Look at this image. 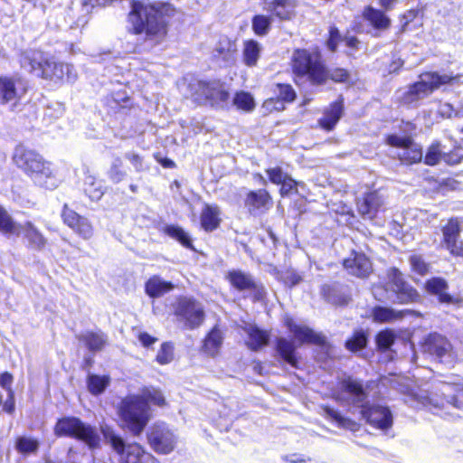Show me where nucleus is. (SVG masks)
Masks as SVG:
<instances>
[{
	"mask_svg": "<svg viewBox=\"0 0 463 463\" xmlns=\"http://www.w3.org/2000/svg\"><path fill=\"white\" fill-rule=\"evenodd\" d=\"M321 295L326 301L339 306L346 305L350 299L345 296H338L336 287L332 284H324L321 287Z\"/></svg>",
	"mask_w": 463,
	"mask_h": 463,
	"instance_id": "obj_50",
	"label": "nucleus"
},
{
	"mask_svg": "<svg viewBox=\"0 0 463 463\" xmlns=\"http://www.w3.org/2000/svg\"><path fill=\"white\" fill-rule=\"evenodd\" d=\"M108 176L114 184H118L126 178L127 173L124 169L123 161L120 157H116L114 159L108 172Z\"/></svg>",
	"mask_w": 463,
	"mask_h": 463,
	"instance_id": "obj_55",
	"label": "nucleus"
},
{
	"mask_svg": "<svg viewBox=\"0 0 463 463\" xmlns=\"http://www.w3.org/2000/svg\"><path fill=\"white\" fill-rule=\"evenodd\" d=\"M21 225L8 213L7 210L0 204V233L9 236H19Z\"/></svg>",
	"mask_w": 463,
	"mask_h": 463,
	"instance_id": "obj_43",
	"label": "nucleus"
},
{
	"mask_svg": "<svg viewBox=\"0 0 463 463\" xmlns=\"http://www.w3.org/2000/svg\"><path fill=\"white\" fill-rule=\"evenodd\" d=\"M290 71L293 82L298 87L305 84L325 85L326 64L321 53L306 48H297L290 58Z\"/></svg>",
	"mask_w": 463,
	"mask_h": 463,
	"instance_id": "obj_4",
	"label": "nucleus"
},
{
	"mask_svg": "<svg viewBox=\"0 0 463 463\" xmlns=\"http://www.w3.org/2000/svg\"><path fill=\"white\" fill-rule=\"evenodd\" d=\"M248 340L246 345L250 351L258 352L269 344L270 334L269 331L251 326L246 330Z\"/></svg>",
	"mask_w": 463,
	"mask_h": 463,
	"instance_id": "obj_36",
	"label": "nucleus"
},
{
	"mask_svg": "<svg viewBox=\"0 0 463 463\" xmlns=\"http://www.w3.org/2000/svg\"><path fill=\"white\" fill-rule=\"evenodd\" d=\"M61 217L63 223L83 240H90L93 236L94 227L90 221L69 207L67 203L62 206Z\"/></svg>",
	"mask_w": 463,
	"mask_h": 463,
	"instance_id": "obj_19",
	"label": "nucleus"
},
{
	"mask_svg": "<svg viewBox=\"0 0 463 463\" xmlns=\"http://www.w3.org/2000/svg\"><path fill=\"white\" fill-rule=\"evenodd\" d=\"M411 272L420 277H424L430 271V263L421 254L413 253L409 256Z\"/></svg>",
	"mask_w": 463,
	"mask_h": 463,
	"instance_id": "obj_47",
	"label": "nucleus"
},
{
	"mask_svg": "<svg viewBox=\"0 0 463 463\" xmlns=\"http://www.w3.org/2000/svg\"><path fill=\"white\" fill-rule=\"evenodd\" d=\"M360 413L376 430L387 431L393 426L392 412L386 405L363 403L360 405Z\"/></svg>",
	"mask_w": 463,
	"mask_h": 463,
	"instance_id": "obj_15",
	"label": "nucleus"
},
{
	"mask_svg": "<svg viewBox=\"0 0 463 463\" xmlns=\"http://www.w3.org/2000/svg\"><path fill=\"white\" fill-rule=\"evenodd\" d=\"M233 105L238 109L245 112H250L256 107V103L252 95L250 92L244 90H239L235 92L233 96Z\"/></svg>",
	"mask_w": 463,
	"mask_h": 463,
	"instance_id": "obj_49",
	"label": "nucleus"
},
{
	"mask_svg": "<svg viewBox=\"0 0 463 463\" xmlns=\"http://www.w3.org/2000/svg\"><path fill=\"white\" fill-rule=\"evenodd\" d=\"M28 88L27 80L18 73L0 75V104L19 102L27 93Z\"/></svg>",
	"mask_w": 463,
	"mask_h": 463,
	"instance_id": "obj_16",
	"label": "nucleus"
},
{
	"mask_svg": "<svg viewBox=\"0 0 463 463\" xmlns=\"http://www.w3.org/2000/svg\"><path fill=\"white\" fill-rule=\"evenodd\" d=\"M260 55V46L256 40L250 39L243 43V62L248 67H254L257 65Z\"/></svg>",
	"mask_w": 463,
	"mask_h": 463,
	"instance_id": "obj_44",
	"label": "nucleus"
},
{
	"mask_svg": "<svg viewBox=\"0 0 463 463\" xmlns=\"http://www.w3.org/2000/svg\"><path fill=\"white\" fill-rule=\"evenodd\" d=\"M71 71L72 66L63 62H56L49 57L48 66H46L43 74H40V78L53 82L69 81L74 79V76H71Z\"/></svg>",
	"mask_w": 463,
	"mask_h": 463,
	"instance_id": "obj_32",
	"label": "nucleus"
},
{
	"mask_svg": "<svg viewBox=\"0 0 463 463\" xmlns=\"http://www.w3.org/2000/svg\"><path fill=\"white\" fill-rule=\"evenodd\" d=\"M298 0H271L266 10L279 22L292 21L297 17Z\"/></svg>",
	"mask_w": 463,
	"mask_h": 463,
	"instance_id": "obj_26",
	"label": "nucleus"
},
{
	"mask_svg": "<svg viewBox=\"0 0 463 463\" xmlns=\"http://www.w3.org/2000/svg\"><path fill=\"white\" fill-rule=\"evenodd\" d=\"M410 310L395 311L391 307L376 306L372 309L373 320L376 323H390L398 319H402L405 314H409Z\"/></svg>",
	"mask_w": 463,
	"mask_h": 463,
	"instance_id": "obj_39",
	"label": "nucleus"
},
{
	"mask_svg": "<svg viewBox=\"0 0 463 463\" xmlns=\"http://www.w3.org/2000/svg\"><path fill=\"white\" fill-rule=\"evenodd\" d=\"M281 281L288 287L293 288L302 281V276L293 269H288L281 273Z\"/></svg>",
	"mask_w": 463,
	"mask_h": 463,
	"instance_id": "obj_61",
	"label": "nucleus"
},
{
	"mask_svg": "<svg viewBox=\"0 0 463 463\" xmlns=\"http://www.w3.org/2000/svg\"><path fill=\"white\" fill-rule=\"evenodd\" d=\"M195 93L211 105L226 102L230 98L229 91L220 80H199Z\"/></svg>",
	"mask_w": 463,
	"mask_h": 463,
	"instance_id": "obj_20",
	"label": "nucleus"
},
{
	"mask_svg": "<svg viewBox=\"0 0 463 463\" xmlns=\"http://www.w3.org/2000/svg\"><path fill=\"white\" fill-rule=\"evenodd\" d=\"M396 335L392 329L385 328L375 335V344L378 351L386 352L394 344Z\"/></svg>",
	"mask_w": 463,
	"mask_h": 463,
	"instance_id": "obj_51",
	"label": "nucleus"
},
{
	"mask_svg": "<svg viewBox=\"0 0 463 463\" xmlns=\"http://www.w3.org/2000/svg\"><path fill=\"white\" fill-rule=\"evenodd\" d=\"M321 409L326 416L331 421L336 423L339 428L346 429L352 431H355L358 430V424L354 420L344 417L337 411L334 410L329 405H322Z\"/></svg>",
	"mask_w": 463,
	"mask_h": 463,
	"instance_id": "obj_41",
	"label": "nucleus"
},
{
	"mask_svg": "<svg viewBox=\"0 0 463 463\" xmlns=\"http://www.w3.org/2000/svg\"><path fill=\"white\" fill-rule=\"evenodd\" d=\"M12 162L39 187L52 191L61 183L52 163L46 160L37 150L23 143L14 146Z\"/></svg>",
	"mask_w": 463,
	"mask_h": 463,
	"instance_id": "obj_3",
	"label": "nucleus"
},
{
	"mask_svg": "<svg viewBox=\"0 0 463 463\" xmlns=\"http://www.w3.org/2000/svg\"><path fill=\"white\" fill-rule=\"evenodd\" d=\"M173 316L183 329L199 328L205 320V312L202 304L194 297L178 296L172 304Z\"/></svg>",
	"mask_w": 463,
	"mask_h": 463,
	"instance_id": "obj_8",
	"label": "nucleus"
},
{
	"mask_svg": "<svg viewBox=\"0 0 463 463\" xmlns=\"http://www.w3.org/2000/svg\"><path fill=\"white\" fill-rule=\"evenodd\" d=\"M104 438L118 456V463H151L155 457L138 442L126 443L122 437L114 433L111 428L101 429Z\"/></svg>",
	"mask_w": 463,
	"mask_h": 463,
	"instance_id": "obj_7",
	"label": "nucleus"
},
{
	"mask_svg": "<svg viewBox=\"0 0 463 463\" xmlns=\"http://www.w3.org/2000/svg\"><path fill=\"white\" fill-rule=\"evenodd\" d=\"M383 141L390 147L402 149L397 154V159L402 165H413L422 162L423 149L411 135L399 136L391 133L384 136Z\"/></svg>",
	"mask_w": 463,
	"mask_h": 463,
	"instance_id": "obj_9",
	"label": "nucleus"
},
{
	"mask_svg": "<svg viewBox=\"0 0 463 463\" xmlns=\"http://www.w3.org/2000/svg\"><path fill=\"white\" fill-rule=\"evenodd\" d=\"M163 407L166 404L160 390L143 389L141 394L128 395L121 400L118 415L133 436H139L148 424L151 414L149 404Z\"/></svg>",
	"mask_w": 463,
	"mask_h": 463,
	"instance_id": "obj_2",
	"label": "nucleus"
},
{
	"mask_svg": "<svg viewBox=\"0 0 463 463\" xmlns=\"http://www.w3.org/2000/svg\"><path fill=\"white\" fill-rule=\"evenodd\" d=\"M103 105L109 115L128 114L135 108L133 99L126 90L111 91L106 95Z\"/></svg>",
	"mask_w": 463,
	"mask_h": 463,
	"instance_id": "obj_23",
	"label": "nucleus"
},
{
	"mask_svg": "<svg viewBox=\"0 0 463 463\" xmlns=\"http://www.w3.org/2000/svg\"><path fill=\"white\" fill-rule=\"evenodd\" d=\"M223 333L219 325H214L204 335L200 351L210 357H216L223 344Z\"/></svg>",
	"mask_w": 463,
	"mask_h": 463,
	"instance_id": "obj_31",
	"label": "nucleus"
},
{
	"mask_svg": "<svg viewBox=\"0 0 463 463\" xmlns=\"http://www.w3.org/2000/svg\"><path fill=\"white\" fill-rule=\"evenodd\" d=\"M150 448L159 455L172 453L177 444V438L174 431L165 424H154L146 434Z\"/></svg>",
	"mask_w": 463,
	"mask_h": 463,
	"instance_id": "obj_14",
	"label": "nucleus"
},
{
	"mask_svg": "<svg viewBox=\"0 0 463 463\" xmlns=\"http://www.w3.org/2000/svg\"><path fill=\"white\" fill-rule=\"evenodd\" d=\"M387 10L365 5L362 11V17L376 32H385L392 27V20L386 14Z\"/></svg>",
	"mask_w": 463,
	"mask_h": 463,
	"instance_id": "obj_29",
	"label": "nucleus"
},
{
	"mask_svg": "<svg viewBox=\"0 0 463 463\" xmlns=\"http://www.w3.org/2000/svg\"><path fill=\"white\" fill-rule=\"evenodd\" d=\"M243 204L250 214H263L272 208L273 198L265 188L250 190L246 193Z\"/></svg>",
	"mask_w": 463,
	"mask_h": 463,
	"instance_id": "obj_21",
	"label": "nucleus"
},
{
	"mask_svg": "<svg viewBox=\"0 0 463 463\" xmlns=\"http://www.w3.org/2000/svg\"><path fill=\"white\" fill-rule=\"evenodd\" d=\"M274 351L276 355L292 368L298 369L300 355L297 351L295 344L283 336L276 337L274 340Z\"/></svg>",
	"mask_w": 463,
	"mask_h": 463,
	"instance_id": "obj_27",
	"label": "nucleus"
},
{
	"mask_svg": "<svg viewBox=\"0 0 463 463\" xmlns=\"http://www.w3.org/2000/svg\"><path fill=\"white\" fill-rule=\"evenodd\" d=\"M162 232L177 241L184 248L195 250L193 240L191 239L188 232H186L181 226L176 224H167L163 227Z\"/></svg>",
	"mask_w": 463,
	"mask_h": 463,
	"instance_id": "obj_38",
	"label": "nucleus"
},
{
	"mask_svg": "<svg viewBox=\"0 0 463 463\" xmlns=\"http://www.w3.org/2000/svg\"><path fill=\"white\" fill-rule=\"evenodd\" d=\"M423 289L429 295L436 296L439 303L458 305L462 301L461 298H455L448 293L449 283L442 277L434 276L426 279Z\"/></svg>",
	"mask_w": 463,
	"mask_h": 463,
	"instance_id": "obj_24",
	"label": "nucleus"
},
{
	"mask_svg": "<svg viewBox=\"0 0 463 463\" xmlns=\"http://www.w3.org/2000/svg\"><path fill=\"white\" fill-rule=\"evenodd\" d=\"M420 77H425L426 80H417L410 84L408 90L401 98V103L404 105L416 103L420 99L432 94L441 86L458 81L459 78L458 75L439 74L438 71H425Z\"/></svg>",
	"mask_w": 463,
	"mask_h": 463,
	"instance_id": "obj_6",
	"label": "nucleus"
},
{
	"mask_svg": "<svg viewBox=\"0 0 463 463\" xmlns=\"http://www.w3.org/2000/svg\"><path fill=\"white\" fill-rule=\"evenodd\" d=\"M221 210L217 204L205 203L200 213V226L205 232L217 230L222 222Z\"/></svg>",
	"mask_w": 463,
	"mask_h": 463,
	"instance_id": "obj_34",
	"label": "nucleus"
},
{
	"mask_svg": "<svg viewBox=\"0 0 463 463\" xmlns=\"http://www.w3.org/2000/svg\"><path fill=\"white\" fill-rule=\"evenodd\" d=\"M341 265L349 276L359 279H367L373 272L371 258L362 250H351Z\"/></svg>",
	"mask_w": 463,
	"mask_h": 463,
	"instance_id": "obj_17",
	"label": "nucleus"
},
{
	"mask_svg": "<svg viewBox=\"0 0 463 463\" xmlns=\"http://www.w3.org/2000/svg\"><path fill=\"white\" fill-rule=\"evenodd\" d=\"M440 392L445 402L457 409H463V382L443 383Z\"/></svg>",
	"mask_w": 463,
	"mask_h": 463,
	"instance_id": "obj_35",
	"label": "nucleus"
},
{
	"mask_svg": "<svg viewBox=\"0 0 463 463\" xmlns=\"http://www.w3.org/2000/svg\"><path fill=\"white\" fill-rule=\"evenodd\" d=\"M48 60L49 57L43 51L31 49L22 53L21 65L28 68L30 72L40 77V74H43L46 66H48Z\"/></svg>",
	"mask_w": 463,
	"mask_h": 463,
	"instance_id": "obj_30",
	"label": "nucleus"
},
{
	"mask_svg": "<svg viewBox=\"0 0 463 463\" xmlns=\"http://www.w3.org/2000/svg\"><path fill=\"white\" fill-rule=\"evenodd\" d=\"M174 288L171 281L163 280L157 275L151 276L145 283V292L151 298H158Z\"/></svg>",
	"mask_w": 463,
	"mask_h": 463,
	"instance_id": "obj_37",
	"label": "nucleus"
},
{
	"mask_svg": "<svg viewBox=\"0 0 463 463\" xmlns=\"http://www.w3.org/2000/svg\"><path fill=\"white\" fill-rule=\"evenodd\" d=\"M279 185H280L279 194L282 197L287 196L289 194L298 193V182L293 179L288 174Z\"/></svg>",
	"mask_w": 463,
	"mask_h": 463,
	"instance_id": "obj_60",
	"label": "nucleus"
},
{
	"mask_svg": "<svg viewBox=\"0 0 463 463\" xmlns=\"http://www.w3.org/2000/svg\"><path fill=\"white\" fill-rule=\"evenodd\" d=\"M175 357V345L172 341L163 342L156 355V362L160 365L170 364Z\"/></svg>",
	"mask_w": 463,
	"mask_h": 463,
	"instance_id": "obj_53",
	"label": "nucleus"
},
{
	"mask_svg": "<svg viewBox=\"0 0 463 463\" xmlns=\"http://www.w3.org/2000/svg\"><path fill=\"white\" fill-rule=\"evenodd\" d=\"M76 337L92 354L103 351L108 345V335L100 330H87Z\"/></svg>",
	"mask_w": 463,
	"mask_h": 463,
	"instance_id": "obj_33",
	"label": "nucleus"
},
{
	"mask_svg": "<svg viewBox=\"0 0 463 463\" xmlns=\"http://www.w3.org/2000/svg\"><path fill=\"white\" fill-rule=\"evenodd\" d=\"M277 97L285 104L293 103L297 99V92L289 83H276Z\"/></svg>",
	"mask_w": 463,
	"mask_h": 463,
	"instance_id": "obj_57",
	"label": "nucleus"
},
{
	"mask_svg": "<svg viewBox=\"0 0 463 463\" xmlns=\"http://www.w3.org/2000/svg\"><path fill=\"white\" fill-rule=\"evenodd\" d=\"M24 229V237L28 242V247L36 250H42L46 245V239L41 232L31 222H26Z\"/></svg>",
	"mask_w": 463,
	"mask_h": 463,
	"instance_id": "obj_40",
	"label": "nucleus"
},
{
	"mask_svg": "<svg viewBox=\"0 0 463 463\" xmlns=\"http://www.w3.org/2000/svg\"><path fill=\"white\" fill-rule=\"evenodd\" d=\"M386 275L391 289L395 296L396 303L407 305L421 301V295L419 290L405 279L400 269L391 267L387 269Z\"/></svg>",
	"mask_w": 463,
	"mask_h": 463,
	"instance_id": "obj_10",
	"label": "nucleus"
},
{
	"mask_svg": "<svg viewBox=\"0 0 463 463\" xmlns=\"http://www.w3.org/2000/svg\"><path fill=\"white\" fill-rule=\"evenodd\" d=\"M225 279L231 287L237 291H250V298L253 303L262 302L266 298V289L262 283L257 282L253 277L241 269H231Z\"/></svg>",
	"mask_w": 463,
	"mask_h": 463,
	"instance_id": "obj_11",
	"label": "nucleus"
},
{
	"mask_svg": "<svg viewBox=\"0 0 463 463\" xmlns=\"http://www.w3.org/2000/svg\"><path fill=\"white\" fill-rule=\"evenodd\" d=\"M333 397L337 402H349L360 406L366 403L368 393L362 380L349 375L338 381L337 391Z\"/></svg>",
	"mask_w": 463,
	"mask_h": 463,
	"instance_id": "obj_13",
	"label": "nucleus"
},
{
	"mask_svg": "<svg viewBox=\"0 0 463 463\" xmlns=\"http://www.w3.org/2000/svg\"><path fill=\"white\" fill-rule=\"evenodd\" d=\"M461 221L458 217H449L445 224L440 226L442 248L448 250L453 258L463 260V240L461 235Z\"/></svg>",
	"mask_w": 463,
	"mask_h": 463,
	"instance_id": "obj_12",
	"label": "nucleus"
},
{
	"mask_svg": "<svg viewBox=\"0 0 463 463\" xmlns=\"http://www.w3.org/2000/svg\"><path fill=\"white\" fill-rule=\"evenodd\" d=\"M272 20L275 19L270 14L269 15L255 14L251 19L252 31L258 36L266 35L271 28Z\"/></svg>",
	"mask_w": 463,
	"mask_h": 463,
	"instance_id": "obj_48",
	"label": "nucleus"
},
{
	"mask_svg": "<svg viewBox=\"0 0 463 463\" xmlns=\"http://www.w3.org/2000/svg\"><path fill=\"white\" fill-rule=\"evenodd\" d=\"M269 181L274 184L279 185L282 180L287 176L280 166H275L266 169Z\"/></svg>",
	"mask_w": 463,
	"mask_h": 463,
	"instance_id": "obj_63",
	"label": "nucleus"
},
{
	"mask_svg": "<svg viewBox=\"0 0 463 463\" xmlns=\"http://www.w3.org/2000/svg\"><path fill=\"white\" fill-rule=\"evenodd\" d=\"M53 432L58 438L66 437L81 441L90 449L100 447V437L96 428L75 416L59 418L53 427Z\"/></svg>",
	"mask_w": 463,
	"mask_h": 463,
	"instance_id": "obj_5",
	"label": "nucleus"
},
{
	"mask_svg": "<svg viewBox=\"0 0 463 463\" xmlns=\"http://www.w3.org/2000/svg\"><path fill=\"white\" fill-rule=\"evenodd\" d=\"M86 195L91 201H99L104 194L103 187L93 180L84 189Z\"/></svg>",
	"mask_w": 463,
	"mask_h": 463,
	"instance_id": "obj_62",
	"label": "nucleus"
},
{
	"mask_svg": "<svg viewBox=\"0 0 463 463\" xmlns=\"http://www.w3.org/2000/svg\"><path fill=\"white\" fill-rule=\"evenodd\" d=\"M110 383V377L107 374L99 375L95 373L89 374L87 377L88 391L95 396L100 395L106 390Z\"/></svg>",
	"mask_w": 463,
	"mask_h": 463,
	"instance_id": "obj_46",
	"label": "nucleus"
},
{
	"mask_svg": "<svg viewBox=\"0 0 463 463\" xmlns=\"http://www.w3.org/2000/svg\"><path fill=\"white\" fill-rule=\"evenodd\" d=\"M127 21L128 33L143 36L146 42L157 45L167 37L170 21L163 5L132 0Z\"/></svg>",
	"mask_w": 463,
	"mask_h": 463,
	"instance_id": "obj_1",
	"label": "nucleus"
},
{
	"mask_svg": "<svg viewBox=\"0 0 463 463\" xmlns=\"http://www.w3.org/2000/svg\"><path fill=\"white\" fill-rule=\"evenodd\" d=\"M422 347L425 353L435 356L439 361L449 355L452 351V345L449 339L437 332L430 333L425 337Z\"/></svg>",
	"mask_w": 463,
	"mask_h": 463,
	"instance_id": "obj_25",
	"label": "nucleus"
},
{
	"mask_svg": "<svg viewBox=\"0 0 463 463\" xmlns=\"http://www.w3.org/2000/svg\"><path fill=\"white\" fill-rule=\"evenodd\" d=\"M355 205L362 218L372 221L383 209L384 199L377 190L367 191L356 200Z\"/></svg>",
	"mask_w": 463,
	"mask_h": 463,
	"instance_id": "obj_22",
	"label": "nucleus"
},
{
	"mask_svg": "<svg viewBox=\"0 0 463 463\" xmlns=\"http://www.w3.org/2000/svg\"><path fill=\"white\" fill-rule=\"evenodd\" d=\"M350 71L345 68L335 67L332 70H328L326 67L325 84H326L328 80H331L335 83H346L350 80Z\"/></svg>",
	"mask_w": 463,
	"mask_h": 463,
	"instance_id": "obj_54",
	"label": "nucleus"
},
{
	"mask_svg": "<svg viewBox=\"0 0 463 463\" xmlns=\"http://www.w3.org/2000/svg\"><path fill=\"white\" fill-rule=\"evenodd\" d=\"M263 108L269 113L282 111L285 109V103L277 96L271 97L264 100Z\"/></svg>",
	"mask_w": 463,
	"mask_h": 463,
	"instance_id": "obj_64",
	"label": "nucleus"
},
{
	"mask_svg": "<svg viewBox=\"0 0 463 463\" xmlns=\"http://www.w3.org/2000/svg\"><path fill=\"white\" fill-rule=\"evenodd\" d=\"M369 342V332L364 329H355L345 341V347L351 353H356L364 349Z\"/></svg>",
	"mask_w": 463,
	"mask_h": 463,
	"instance_id": "obj_42",
	"label": "nucleus"
},
{
	"mask_svg": "<svg viewBox=\"0 0 463 463\" xmlns=\"http://www.w3.org/2000/svg\"><path fill=\"white\" fill-rule=\"evenodd\" d=\"M283 326L291 332L299 345H314L324 347L328 345L326 335L305 325H298L292 316L283 317Z\"/></svg>",
	"mask_w": 463,
	"mask_h": 463,
	"instance_id": "obj_18",
	"label": "nucleus"
},
{
	"mask_svg": "<svg viewBox=\"0 0 463 463\" xmlns=\"http://www.w3.org/2000/svg\"><path fill=\"white\" fill-rule=\"evenodd\" d=\"M443 162L449 165H456L463 162V146L455 145L449 151L443 152Z\"/></svg>",
	"mask_w": 463,
	"mask_h": 463,
	"instance_id": "obj_59",
	"label": "nucleus"
},
{
	"mask_svg": "<svg viewBox=\"0 0 463 463\" xmlns=\"http://www.w3.org/2000/svg\"><path fill=\"white\" fill-rule=\"evenodd\" d=\"M215 52L222 60L228 61L234 57L237 49L234 42H232L229 39H224L219 41L215 48Z\"/></svg>",
	"mask_w": 463,
	"mask_h": 463,
	"instance_id": "obj_56",
	"label": "nucleus"
},
{
	"mask_svg": "<svg viewBox=\"0 0 463 463\" xmlns=\"http://www.w3.org/2000/svg\"><path fill=\"white\" fill-rule=\"evenodd\" d=\"M443 161V152L441 151V144L439 141H433L428 147L422 162L429 166L437 165Z\"/></svg>",
	"mask_w": 463,
	"mask_h": 463,
	"instance_id": "obj_52",
	"label": "nucleus"
},
{
	"mask_svg": "<svg viewBox=\"0 0 463 463\" xmlns=\"http://www.w3.org/2000/svg\"><path fill=\"white\" fill-rule=\"evenodd\" d=\"M39 447L40 441L33 437L18 436L14 440L15 450L24 456L37 453Z\"/></svg>",
	"mask_w": 463,
	"mask_h": 463,
	"instance_id": "obj_45",
	"label": "nucleus"
},
{
	"mask_svg": "<svg viewBox=\"0 0 463 463\" xmlns=\"http://www.w3.org/2000/svg\"><path fill=\"white\" fill-rule=\"evenodd\" d=\"M343 113L344 98L339 96L323 110V116L317 120L318 127L326 132L334 130Z\"/></svg>",
	"mask_w": 463,
	"mask_h": 463,
	"instance_id": "obj_28",
	"label": "nucleus"
},
{
	"mask_svg": "<svg viewBox=\"0 0 463 463\" xmlns=\"http://www.w3.org/2000/svg\"><path fill=\"white\" fill-rule=\"evenodd\" d=\"M341 41H344V37H342L339 29L335 24H331L328 28L326 47L329 52H335Z\"/></svg>",
	"mask_w": 463,
	"mask_h": 463,
	"instance_id": "obj_58",
	"label": "nucleus"
}]
</instances>
